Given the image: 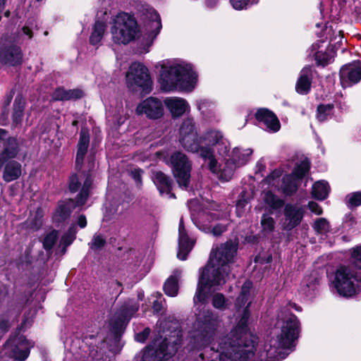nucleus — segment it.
I'll use <instances>...</instances> for the list:
<instances>
[{
	"instance_id": "obj_9",
	"label": "nucleus",
	"mask_w": 361,
	"mask_h": 361,
	"mask_svg": "<svg viewBox=\"0 0 361 361\" xmlns=\"http://www.w3.org/2000/svg\"><path fill=\"white\" fill-rule=\"evenodd\" d=\"M126 78L128 87L133 91L147 94L152 90V80L149 70L140 63H133L126 73Z\"/></svg>"
},
{
	"instance_id": "obj_62",
	"label": "nucleus",
	"mask_w": 361,
	"mask_h": 361,
	"mask_svg": "<svg viewBox=\"0 0 361 361\" xmlns=\"http://www.w3.org/2000/svg\"><path fill=\"white\" fill-rule=\"evenodd\" d=\"M265 169V166L262 161H259L256 164V173H259Z\"/></svg>"
},
{
	"instance_id": "obj_47",
	"label": "nucleus",
	"mask_w": 361,
	"mask_h": 361,
	"mask_svg": "<svg viewBox=\"0 0 361 361\" xmlns=\"http://www.w3.org/2000/svg\"><path fill=\"white\" fill-rule=\"evenodd\" d=\"M351 261L356 267L361 269V245L351 249Z\"/></svg>"
},
{
	"instance_id": "obj_45",
	"label": "nucleus",
	"mask_w": 361,
	"mask_h": 361,
	"mask_svg": "<svg viewBox=\"0 0 361 361\" xmlns=\"http://www.w3.org/2000/svg\"><path fill=\"white\" fill-rule=\"evenodd\" d=\"M348 206L355 207L361 205V191L354 192L346 196Z\"/></svg>"
},
{
	"instance_id": "obj_25",
	"label": "nucleus",
	"mask_w": 361,
	"mask_h": 361,
	"mask_svg": "<svg viewBox=\"0 0 361 361\" xmlns=\"http://www.w3.org/2000/svg\"><path fill=\"white\" fill-rule=\"evenodd\" d=\"M23 144V141L20 142L16 137L8 139L7 145L0 154V169L8 159L16 157Z\"/></svg>"
},
{
	"instance_id": "obj_55",
	"label": "nucleus",
	"mask_w": 361,
	"mask_h": 361,
	"mask_svg": "<svg viewBox=\"0 0 361 361\" xmlns=\"http://www.w3.org/2000/svg\"><path fill=\"white\" fill-rule=\"evenodd\" d=\"M214 104L207 99H200L197 102V106L199 111H200L202 114L205 113V109L207 107H210L213 106Z\"/></svg>"
},
{
	"instance_id": "obj_61",
	"label": "nucleus",
	"mask_w": 361,
	"mask_h": 361,
	"mask_svg": "<svg viewBox=\"0 0 361 361\" xmlns=\"http://www.w3.org/2000/svg\"><path fill=\"white\" fill-rule=\"evenodd\" d=\"M78 224L80 228H85L87 225L86 217L84 215L79 216L78 219Z\"/></svg>"
},
{
	"instance_id": "obj_44",
	"label": "nucleus",
	"mask_w": 361,
	"mask_h": 361,
	"mask_svg": "<svg viewBox=\"0 0 361 361\" xmlns=\"http://www.w3.org/2000/svg\"><path fill=\"white\" fill-rule=\"evenodd\" d=\"M200 230L203 231L204 233H212L214 235L218 236L221 235L224 231H226L227 226L222 224H218L213 228L208 226H200L197 225Z\"/></svg>"
},
{
	"instance_id": "obj_2",
	"label": "nucleus",
	"mask_w": 361,
	"mask_h": 361,
	"mask_svg": "<svg viewBox=\"0 0 361 361\" xmlns=\"http://www.w3.org/2000/svg\"><path fill=\"white\" fill-rule=\"evenodd\" d=\"M90 142L88 131L82 129L80 133V139L78 144V151L75 158L77 173L70 178L69 189L72 192L80 191L77 195L75 202L72 200L61 202L56 209L52 219L56 224H60L66 220L71 215L73 209L76 206H82L85 204L90 195L92 187V178L91 170L94 168V161L90 158L87 162L88 171L82 170V165Z\"/></svg>"
},
{
	"instance_id": "obj_50",
	"label": "nucleus",
	"mask_w": 361,
	"mask_h": 361,
	"mask_svg": "<svg viewBox=\"0 0 361 361\" xmlns=\"http://www.w3.org/2000/svg\"><path fill=\"white\" fill-rule=\"evenodd\" d=\"M226 298L221 293H216L213 296L212 305L215 308L224 310L226 307Z\"/></svg>"
},
{
	"instance_id": "obj_26",
	"label": "nucleus",
	"mask_w": 361,
	"mask_h": 361,
	"mask_svg": "<svg viewBox=\"0 0 361 361\" xmlns=\"http://www.w3.org/2000/svg\"><path fill=\"white\" fill-rule=\"evenodd\" d=\"M312 69L310 66H305L300 73L295 85V90L298 94H307L311 88Z\"/></svg>"
},
{
	"instance_id": "obj_60",
	"label": "nucleus",
	"mask_w": 361,
	"mask_h": 361,
	"mask_svg": "<svg viewBox=\"0 0 361 361\" xmlns=\"http://www.w3.org/2000/svg\"><path fill=\"white\" fill-rule=\"evenodd\" d=\"M20 38L23 36V35H25L27 37V38L28 39H31L32 37V30L27 26H24L22 29H21V32L20 33Z\"/></svg>"
},
{
	"instance_id": "obj_29",
	"label": "nucleus",
	"mask_w": 361,
	"mask_h": 361,
	"mask_svg": "<svg viewBox=\"0 0 361 361\" xmlns=\"http://www.w3.org/2000/svg\"><path fill=\"white\" fill-rule=\"evenodd\" d=\"M253 150L250 148L234 147L228 159L238 168L245 165L250 159Z\"/></svg>"
},
{
	"instance_id": "obj_8",
	"label": "nucleus",
	"mask_w": 361,
	"mask_h": 361,
	"mask_svg": "<svg viewBox=\"0 0 361 361\" xmlns=\"http://www.w3.org/2000/svg\"><path fill=\"white\" fill-rule=\"evenodd\" d=\"M173 334L159 344L155 341L153 345L147 346L142 352L141 361H163L174 355L180 344V331H175Z\"/></svg>"
},
{
	"instance_id": "obj_63",
	"label": "nucleus",
	"mask_w": 361,
	"mask_h": 361,
	"mask_svg": "<svg viewBox=\"0 0 361 361\" xmlns=\"http://www.w3.org/2000/svg\"><path fill=\"white\" fill-rule=\"evenodd\" d=\"M217 0H206V6L208 8H213L217 4Z\"/></svg>"
},
{
	"instance_id": "obj_64",
	"label": "nucleus",
	"mask_w": 361,
	"mask_h": 361,
	"mask_svg": "<svg viewBox=\"0 0 361 361\" xmlns=\"http://www.w3.org/2000/svg\"><path fill=\"white\" fill-rule=\"evenodd\" d=\"M113 116L117 121L118 125H121V123H123L124 120H125V118H121L120 116V113L119 112L118 113V115L113 114Z\"/></svg>"
},
{
	"instance_id": "obj_10",
	"label": "nucleus",
	"mask_w": 361,
	"mask_h": 361,
	"mask_svg": "<svg viewBox=\"0 0 361 361\" xmlns=\"http://www.w3.org/2000/svg\"><path fill=\"white\" fill-rule=\"evenodd\" d=\"M179 142L185 149L193 153L199 152L200 157L202 150L206 148L201 147L202 141L197 136L195 122L191 118L183 121L179 130Z\"/></svg>"
},
{
	"instance_id": "obj_5",
	"label": "nucleus",
	"mask_w": 361,
	"mask_h": 361,
	"mask_svg": "<svg viewBox=\"0 0 361 361\" xmlns=\"http://www.w3.org/2000/svg\"><path fill=\"white\" fill-rule=\"evenodd\" d=\"M159 82L161 90L166 92L176 90L190 92L197 85V75L186 62L164 61L161 65Z\"/></svg>"
},
{
	"instance_id": "obj_6",
	"label": "nucleus",
	"mask_w": 361,
	"mask_h": 361,
	"mask_svg": "<svg viewBox=\"0 0 361 361\" xmlns=\"http://www.w3.org/2000/svg\"><path fill=\"white\" fill-rule=\"evenodd\" d=\"M332 283L340 295L352 297L361 292V273L353 267L342 266L336 271Z\"/></svg>"
},
{
	"instance_id": "obj_33",
	"label": "nucleus",
	"mask_w": 361,
	"mask_h": 361,
	"mask_svg": "<svg viewBox=\"0 0 361 361\" xmlns=\"http://www.w3.org/2000/svg\"><path fill=\"white\" fill-rule=\"evenodd\" d=\"M83 96V92L79 89L66 90L64 88H57L52 94L56 101L80 99Z\"/></svg>"
},
{
	"instance_id": "obj_15",
	"label": "nucleus",
	"mask_w": 361,
	"mask_h": 361,
	"mask_svg": "<svg viewBox=\"0 0 361 361\" xmlns=\"http://www.w3.org/2000/svg\"><path fill=\"white\" fill-rule=\"evenodd\" d=\"M202 141L201 147H209L214 151V147L218 154L221 157L227 156L229 153L231 144L221 131L218 129H209L200 137Z\"/></svg>"
},
{
	"instance_id": "obj_3",
	"label": "nucleus",
	"mask_w": 361,
	"mask_h": 361,
	"mask_svg": "<svg viewBox=\"0 0 361 361\" xmlns=\"http://www.w3.org/2000/svg\"><path fill=\"white\" fill-rule=\"evenodd\" d=\"M236 247L231 242H226L213 249L207 264L200 273L194 303H204L210 293L220 288L226 282L230 272V264L233 263L236 254Z\"/></svg>"
},
{
	"instance_id": "obj_16",
	"label": "nucleus",
	"mask_w": 361,
	"mask_h": 361,
	"mask_svg": "<svg viewBox=\"0 0 361 361\" xmlns=\"http://www.w3.org/2000/svg\"><path fill=\"white\" fill-rule=\"evenodd\" d=\"M147 22L145 23V27L147 37L143 39L140 52L142 54L147 53L149 48L152 45L154 40L159 35L161 29V18L159 14L153 8L147 11Z\"/></svg>"
},
{
	"instance_id": "obj_49",
	"label": "nucleus",
	"mask_w": 361,
	"mask_h": 361,
	"mask_svg": "<svg viewBox=\"0 0 361 361\" xmlns=\"http://www.w3.org/2000/svg\"><path fill=\"white\" fill-rule=\"evenodd\" d=\"M105 243L106 240L102 235H94L90 243V247L92 250H98L102 249Z\"/></svg>"
},
{
	"instance_id": "obj_20",
	"label": "nucleus",
	"mask_w": 361,
	"mask_h": 361,
	"mask_svg": "<svg viewBox=\"0 0 361 361\" xmlns=\"http://www.w3.org/2000/svg\"><path fill=\"white\" fill-rule=\"evenodd\" d=\"M302 218L303 210L300 207L287 204L284 208L283 228L286 231H291L300 224Z\"/></svg>"
},
{
	"instance_id": "obj_48",
	"label": "nucleus",
	"mask_w": 361,
	"mask_h": 361,
	"mask_svg": "<svg viewBox=\"0 0 361 361\" xmlns=\"http://www.w3.org/2000/svg\"><path fill=\"white\" fill-rule=\"evenodd\" d=\"M259 0H230V2L236 10H242L246 8L249 5L256 4Z\"/></svg>"
},
{
	"instance_id": "obj_14",
	"label": "nucleus",
	"mask_w": 361,
	"mask_h": 361,
	"mask_svg": "<svg viewBox=\"0 0 361 361\" xmlns=\"http://www.w3.org/2000/svg\"><path fill=\"white\" fill-rule=\"evenodd\" d=\"M310 161L307 158L302 159L290 174L283 178L281 189L286 195H291L296 192L301 180L308 173Z\"/></svg>"
},
{
	"instance_id": "obj_39",
	"label": "nucleus",
	"mask_w": 361,
	"mask_h": 361,
	"mask_svg": "<svg viewBox=\"0 0 361 361\" xmlns=\"http://www.w3.org/2000/svg\"><path fill=\"white\" fill-rule=\"evenodd\" d=\"M281 173L280 171H273L266 178L262 181L263 187L266 185L270 188H279V182Z\"/></svg>"
},
{
	"instance_id": "obj_38",
	"label": "nucleus",
	"mask_w": 361,
	"mask_h": 361,
	"mask_svg": "<svg viewBox=\"0 0 361 361\" xmlns=\"http://www.w3.org/2000/svg\"><path fill=\"white\" fill-rule=\"evenodd\" d=\"M312 227L316 233L321 235H326L331 230L330 224L325 218L317 219L314 221Z\"/></svg>"
},
{
	"instance_id": "obj_30",
	"label": "nucleus",
	"mask_w": 361,
	"mask_h": 361,
	"mask_svg": "<svg viewBox=\"0 0 361 361\" xmlns=\"http://www.w3.org/2000/svg\"><path fill=\"white\" fill-rule=\"evenodd\" d=\"M152 179L161 195L166 193L170 195V197H175L174 195L171 194V180L164 173L161 171L154 172Z\"/></svg>"
},
{
	"instance_id": "obj_18",
	"label": "nucleus",
	"mask_w": 361,
	"mask_h": 361,
	"mask_svg": "<svg viewBox=\"0 0 361 361\" xmlns=\"http://www.w3.org/2000/svg\"><path fill=\"white\" fill-rule=\"evenodd\" d=\"M138 115L145 114L151 119H157L164 114V108L161 102L154 97H149L142 101L136 108Z\"/></svg>"
},
{
	"instance_id": "obj_46",
	"label": "nucleus",
	"mask_w": 361,
	"mask_h": 361,
	"mask_svg": "<svg viewBox=\"0 0 361 361\" xmlns=\"http://www.w3.org/2000/svg\"><path fill=\"white\" fill-rule=\"evenodd\" d=\"M58 233L56 231L49 233L44 238L43 241L44 248L47 250H51L55 244L57 239Z\"/></svg>"
},
{
	"instance_id": "obj_22",
	"label": "nucleus",
	"mask_w": 361,
	"mask_h": 361,
	"mask_svg": "<svg viewBox=\"0 0 361 361\" xmlns=\"http://www.w3.org/2000/svg\"><path fill=\"white\" fill-rule=\"evenodd\" d=\"M178 234V251L177 257L180 260H185L194 246L195 241L189 238L185 231L182 218L179 223Z\"/></svg>"
},
{
	"instance_id": "obj_23",
	"label": "nucleus",
	"mask_w": 361,
	"mask_h": 361,
	"mask_svg": "<svg viewBox=\"0 0 361 361\" xmlns=\"http://www.w3.org/2000/svg\"><path fill=\"white\" fill-rule=\"evenodd\" d=\"M325 41L318 40L310 48V56H312L318 66H325L332 61L333 56L327 51Z\"/></svg>"
},
{
	"instance_id": "obj_17",
	"label": "nucleus",
	"mask_w": 361,
	"mask_h": 361,
	"mask_svg": "<svg viewBox=\"0 0 361 361\" xmlns=\"http://www.w3.org/2000/svg\"><path fill=\"white\" fill-rule=\"evenodd\" d=\"M209 317V319H205L202 324H200L199 321L197 322V326L199 329L192 335L194 345L197 348H201L210 343L213 336L215 324L211 317Z\"/></svg>"
},
{
	"instance_id": "obj_12",
	"label": "nucleus",
	"mask_w": 361,
	"mask_h": 361,
	"mask_svg": "<svg viewBox=\"0 0 361 361\" xmlns=\"http://www.w3.org/2000/svg\"><path fill=\"white\" fill-rule=\"evenodd\" d=\"M23 51L14 37H5L0 42V63L8 66H17L23 62Z\"/></svg>"
},
{
	"instance_id": "obj_43",
	"label": "nucleus",
	"mask_w": 361,
	"mask_h": 361,
	"mask_svg": "<svg viewBox=\"0 0 361 361\" xmlns=\"http://www.w3.org/2000/svg\"><path fill=\"white\" fill-rule=\"evenodd\" d=\"M260 223L263 232L266 233H271L274 231L275 221L271 216L268 214H263Z\"/></svg>"
},
{
	"instance_id": "obj_24",
	"label": "nucleus",
	"mask_w": 361,
	"mask_h": 361,
	"mask_svg": "<svg viewBox=\"0 0 361 361\" xmlns=\"http://www.w3.org/2000/svg\"><path fill=\"white\" fill-rule=\"evenodd\" d=\"M164 103L171 114L173 118L180 117L185 113L189 112L190 109L188 102L181 97H166Z\"/></svg>"
},
{
	"instance_id": "obj_36",
	"label": "nucleus",
	"mask_w": 361,
	"mask_h": 361,
	"mask_svg": "<svg viewBox=\"0 0 361 361\" xmlns=\"http://www.w3.org/2000/svg\"><path fill=\"white\" fill-rule=\"evenodd\" d=\"M106 30V24L102 21H96L90 37V42L93 45L98 44L102 40Z\"/></svg>"
},
{
	"instance_id": "obj_7",
	"label": "nucleus",
	"mask_w": 361,
	"mask_h": 361,
	"mask_svg": "<svg viewBox=\"0 0 361 361\" xmlns=\"http://www.w3.org/2000/svg\"><path fill=\"white\" fill-rule=\"evenodd\" d=\"M111 24V33L115 43L126 44L133 40L137 33L135 18L127 13H118L112 18Z\"/></svg>"
},
{
	"instance_id": "obj_1",
	"label": "nucleus",
	"mask_w": 361,
	"mask_h": 361,
	"mask_svg": "<svg viewBox=\"0 0 361 361\" xmlns=\"http://www.w3.org/2000/svg\"><path fill=\"white\" fill-rule=\"evenodd\" d=\"M252 283L246 281L235 304L238 316L237 324L232 330L212 344V350L216 356L212 361H250L255 352L257 338L252 335L247 326L250 317L248 302Z\"/></svg>"
},
{
	"instance_id": "obj_41",
	"label": "nucleus",
	"mask_w": 361,
	"mask_h": 361,
	"mask_svg": "<svg viewBox=\"0 0 361 361\" xmlns=\"http://www.w3.org/2000/svg\"><path fill=\"white\" fill-rule=\"evenodd\" d=\"M75 228L72 226L69 228L67 233H66L60 240L59 247H62L61 252L64 254L66 252V248L69 246L73 241L75 237Z\"/></svg>"
},
{
	"instance_id": "obj_11",
	"label": "nucleus",
	"mask_w": 361,
	"mask_h": 361,
	"mask_svg": "<svg viewBox=\"0 0 361 361\" xmlns=\"http://www.w3.org/2000/svg\"><path fill=\"white\" fill-rule=\"evenodd\" d=\"M201 158L207 161L209 171L221 181H229L238 168L228 158L225 159L223 167L220 168L214 152L210 148H205L202 150Z\"/></svg>"
},
{
	"instance_id": "obj_58",
	"label": "nucleus",
	"mask_w": 361,
	"mask_h": 361,
	"mask_svg": "<svg viewBox=\"0 0 361 361\" xmlns=\"http://www.w3.org/2000/svg\"><path fill=\"white\" fill-rule=\"evenodd\" d=\"M308 208L312 213L317 215H320L323 212L322 207L314 202H310L308 203Z\"/></svg>"
},
{
	"instance_id": "obj_52",
	"label": "nucleus",
	"mask_w": 361,
	"mask_h": 361,
	"mask_svg": "<svg viewBox=\"0 0 361 361\" xmlns=\"http://www.w3.org/2000/svg\"><path fill=\"white\" fill-rule=\"evenodd\" d=\"M338 30H337L336 28L334 29L331 25L329 26H326L325 29L323 31V33L320 37H325L326 39H329V41L330 42V37L335 38V36L338 35Z\"/></svg>"
},
{
	"instance_id": "obj_32",
	"label": "nucleus",
	"mask_w": 361,
	"mask_h": 361,
	"mask_svg": "<svg viewBox=\"0 0 361 361\" xmlns=\"http://www.w3.org/2000/svg\"><path fill=\"white\" fill-rule=\"evenodd\" d=\"M181 276L180 270H175L173 274L166 281L164 284V290L166 295L170 297H175L178 293V281Z\"/></svg>"
},
{
	"instance_id": "obj_31",
	"label": "nucleus",
	"mask_w": 361,
	"mask_h": 361,
	"mask_svg": "<svg viewBox=\"0 0 361 361\" xmlns=\"http://www.w3.org/2000/svg\"><path fill=\"white\" fill-rule=\"evenodd\" d=\"M319 279L316 272L306 276L302 283V290L307 296L312 297L315 295L319 285Z\"/></svg>"
},
{
	"instance_id": "obj_34",
	"label": "nucleus",
	"mask_w": 361,
	"mask_h": 361,
	"mask_svg": "<svg viewBox=\"0 0 361 361\" xmlns=\"http://www.w3.org/2000/svg\"><path fill=\"white\" fill-rule=\"evenodd\" d=\"M21 175V164L16 161L8 162L4 168L3 178L6 182L18 179Z\"/></svg>"
},
{
	"instance_id": "obj_42",
	"label": "nucleus",
	"mask_w": 361,
	"mask_h": 361,
	"mask_svg": "<svg viewBox=\"0 0 361 361\" xmlns=\"http://www.w3.org/2000/svg\"><path fill=\"white\" fill-rule=\"evenodd\" d=\"M264 200L271 209H276L282 207L283 200L274 195L271 192H264Z\"/></svg>"
},
{
	"instance_id": "obj_51",
	"label": "nucleus",
	"mask_w": 361,
	"mask_h": 361,
	"mask_svg": "<svg viewBox=\"0 0 361 361\" xmlns=\"http://www.w3.org/2000/svg\"><path fill=\"white\" fill-rule=\"evenodd\" d=\"M10 322L7 314H2L0 317V336L5 334L9 329Z\"/></svg>"
},
{
	"instance_id": "obj_13",
	"label": "nucleus",
	"mask_w": 361,
	"mask_h": 361,
	"mask_svg": "<svg viewBox=\"0 0 361 361\" xmlns=\"http://www.w3.org/2000/svg\"><path fill=\"white\" fill-rule=\"evenodd\" d=\"M170 161L173 175L180 187L186 189L188 187L190 178V161L185 154L180 152L173 153L171 156Z\"/></svg>"
},
{
	"instance_id": "obj_40",
	"label": "nucleus",
	"mask_w": 361,
	"mask_h": 361,
	"mask_svg": "<svg viewBox=\"0 0 361 361\" xmlns=\"http://www.w3.org/2000/svg\"><path fill=\"white\" fill-rule=\"evenodd\" d=\"M333 104H320L317 107V118L319 121H325L333 115Z\"/></svg>"
},
{
	"instance_id": "obj_56",
	"label": "nucleus",
	"mask_w": 361,
	"mask_h": 361,
	"mask_svg": "<svg viewBox=\"0 0 361 361\" xmlns=\"http://www.w3.org/2000/svg\"><path fill=\"white\" fill-rule=\"evenodd\" d=\"M150 334V329L145 328L142 332L137 334L135 336V340L140 343H144L148 338Z\"/></svg>"
},
{
	"instance_id": "obj_21",
	"label": "nucleus",
	"mask_w": 361,
	"mask_h": 361,
	"mask_svg": "<svg viewBox=\"0 0 361 361\" xmlns=\"http://www.w3.org/2000/svg\"><path fill=\"white\" fill-rule=\"evenodd\" d=\"M256 119L259 121L261 128L271 133L278 132L281 124L276 116L267 109H259L255 114Z\"/></svg>"
},
{
	"instance_id": "obj_4",
	"label": "nucleus",
	"mask_w": 361,
	"mask_h": 361,
	"mask_svg": "<svg viewBox=\"0 0 361 361\" xmlns=\"http://www.w3.org/2000/svg\"><path fill=\"white\" fill-rule=\"evenodd\" d=\"M300 324L298 317L285 310L279 316L274 329L264 345L263 358L284 359L295 347V343L299 337Z\"/></svg>"
},
{
	"instance_id": "obj_37",
	"label": "nucleus",
	"mask_w": 361,
	"mask_h": 361,
	"mask_svg": "<svg viewBox=\"0 0 361 361\" xmlns=\"http://www.w3.org/2000/svg\"><path fill=\"white\" fill-rule=\"evenodd\" d=\"M139 308L138 304L133 300H129L121 310L122 323L128 321L129 318L135 313Z\"/></svg>"
},
{
	"instance_id": "obj_19",
	"label": "nucleus",
	"mask_w": 361,
	"mask_h": 361,
	"mask_svg": "<svg viewBox=\"0 0 361 361\" xmlns=\"http://www.w3.org/2000/svg\"><path fill=\"white\" fill-rule=\"evenodd\" d=\"M340 80L344 87L357 83L361 80V61L344 65L340 70Z\"/></svg>"
},
{
	"instance_id": "obj_59",
	"label": "nucleus",
	"mask_w": 361,
	"mask_h": 361,
	"mask_svg": "<svg viewBox=\"0 0 361 361\" xmlns=\"http://www.w3.org/2000/svg\"><path fill=\"white\" fill-rule=\"evenodd\" d=\"M164 300V299L160 297L153 302V310L154 312H159L162 310Z\"/></svg>"
},
{
	"instance_id": "obj_57",
	"label": "nucleus",
	"mask_w": 361,
	"mask_h": 361,
	"mask_svg": "<svg viewBox=\"0 0 361 361\" xmlns=\"http://www.w3.org/2000/svg\"><path fill=\"white\" fill-rule=\"evenodd\" d=\"M143 171L139 169H135L131 171V176L138 185H142V174Z\"/></svg>"
},
{
	"instance_id": "obj_35",
	"label": "nucleus",
	"mask_w": 361,
	"mask_h": 361,
	"mask_svg": "<svg viewBox=\"0 0 361 361\" xmlns=\"http://www.w3.org/2000/svg\"><path fill=\"white\" fill-rule=\"evenodd\" d=\"M329 192V185L326 181L319 180L312 186V194L314 198L319 200H325Z\"/></svg>"
},
{
	"instance_id": "obj_27",
	"label": "nucleus",
	"mask_w": 361,
	"mask_h": 361,
	"mask_svg": "<svg viewBox=\"0 0 361 361\" xmlns=\"http://www.w3.org/2000/svg\"><path fill=\"white\" fill-rule=\"evenodd\" d=\"M13 343L14 347L12 349V356L16 360H25L28 357L30 349L33 347V344L23 336H20Z\"/></svg>"
},
{
	"instance_id": "obj_28",
	"label": "nucleus",
	"mask_w": 361,
	"mask_h": 361,
	"mask_svg": "<svg viewBox=\"0 0 361 361\" xmlns=\"http://www.w3.org/2000/svg\"><path fill=\"white\" fill-rule=\"evenodd\" d=\"M25 99L21 94L16 96L13 105L11 116V127L13 128L20 127L22 126L24 118V109L25 107Z\"/></svg>"
},
{
	"instance_id": "obj_54",
	"label": "nucleus",
	"mask_w": 361,
	"mask_h": 361,
	"mask_svg": "<svg viewBox=\"0 0 361 361\" xmlns=\"http://www.w3.org/2000/svg\"><path fill=\"white\" fill-rule=\"evenodd\" d=\"M343 39H344V37H343L341 30H338V35L335 36V38L330 37V44L334 47L336 48V47H339L343 44Z\"/></svg>"
},
{
	"instance_id": "obj_53",
	"label": "nucleus",
	"mask_w": 361,
	"mask_h": 361,
	"mask_svg": "<svg viewBox=\"0 0 361 361\" xmlns=\"http://www.w3.org/2000/svg\"><path fill=\"white\" fill-rule=\"evenodd\" d=\"M247 204V201L244 198L239 199L237 201L236 214L238 216L241 217L244 214Z\"/></svg>"
}]
</instances>
